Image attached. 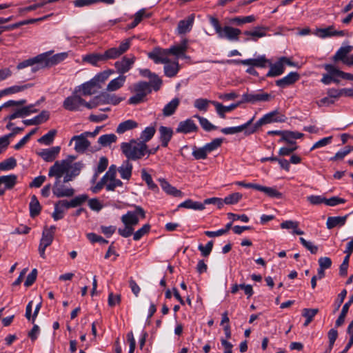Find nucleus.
I'll return each mask as SVG.
<instances>
[{
	"label": "nucleus",
	"instance_id": "f257e3e1",
	"mask_svg": "<svg viewBox=\"0 0 353 353\" xmlns=\"http://www.w3.org/2000/svg\"><path fill=\"white\" fill-rule=\"evenodd\" d=\"M83 168L81 162H76L72 165L67 160L57 161L50 168L48 176L54 177L55 181L52 188L53 194L57 198L71 197L74 194V190L65 183L73 181Z\"/></svg>",
	"mask_w": 353,
	"mask_h": 353
},
{
	"label": "nucleus",
	"instance_id": "f03ea898",
	"mask_svg": "<svg viewBox=\"0 0 353 353\" xmlns=\"http://www.w3.org/2000/svg\"><path fill=\"white\" fill-rule=\"evenodd\" d=\"M67 57V52L58 53L53 56H50V52H48L19 63L17 68L20 70L28 66H33L32 70L33 72H37L41 69L50 68L55 65Z\"/></svg>",
	"mask_w": 353,
	"mask_h": 353
},
{
	"label": "nucleus",
	"instance_id": "7ed1b4c3",
	"mask_svg": "<svg viewBox=\"0 0 353 353\" xmlns=\"http://www.w3.org/2000/svg\"><path fill=\"white\" fill-rule=\"evenodd\" d=\"M121 150L128 160L136 161L141 159L145 154L147 145L135 139H131L128 143H122Z\"/></svg>",
	"mask_w": 353,
	"mask_h": 353
},
{
	"label": "nucleus",
	"instance_id": "20e7f679",
	"mask_svg": "<svg viewBox=\"0 0 353 353\" xmlns=\"http://www.w3.org/2000/svg\"><path fill=\"white\" fill-rule=\"evenodd\" d=\"M209 20L211 25L214 27L218 37L220 39H226L229 41H238L241 30L230 26L221 27L219 19L214 17L210 16Z\"/></svg>",
	"mask_w": 353,
	"mask_h": 353
},
{
	"label": "nucleus",
	"instance_id": "39448f33",
	"mask_svg": "<svg viewBox=\"0 0 353 353\" xmlns=\"http://www.w3.org/2000/svg\"><path fill=\"white\" fill-rule=\"evenodd\" d=\"M56 227L52 225L48 228L45 227L42 233V237L40 240L39 246V252L40 256L43 259H46L45 250L47 247L50 245L54 239V231Z\"/></svg>",
	"mask_w": 353,
	"mask_h": 353
},
{
	"label": "nucleus",
	"instance_id": "423d86ee",
	"mask_svg": "<svg viewBox=\"0 0 353 353\" xmlns=\"http://www.w3.org/2000/svg\"><path fill=\"white\" fill-rule=\"evenodd\" d=\"M134 211H128L121 216V221L125 225H131L133 228L139 223L138 215H140L142 219L145 217V212L141 206L134 205Z\"/></svg>",
	"mask_w": 353,
	"mask_h": 353
},
{
	"label": "nucleus",
	"instance_id": "0eeeda50",
	"mask_svg": "<svg viewBox=\"0 0 353 353\" xmlns=\"http://www.w3.org/2000/svg\"><path fill=\"white\" fill-rule=\"evenodd\" d=\"M132 38L125 39L118 48H111L108 49L103 53L105 62L110 59H115L124 54L130 46Z\"/></svg>",
	"mask_w": 353,
	"mask_h": 353
},
{
	"label": "nucleus",
	"instance_id": "6e6552de",
	"mask_svg": "<svg viewBox=\"0 0 353 353\" xmlns=\"http://www.w3.org/2000/svg\"><path fill=\"white\" fill-rule=\"evenodd\" d=\"M78 90L76 89L72 95L65 98L63 103V107L69 111H77L80 110V107L83 105L84 99L79 95L77 94Z\"/></svg>",
	"mask_w": 353,
	"mask_h": 353
},
{
	"label": "nucleus",
	"instance_id": "1a4fd4ad",
	"mask_svg": "<svg viewBox=\"0 0 353 353\" xmlns=\"http://www.w3.org/2000/svg\"><path fill=\"white\" fill-rule=\"evenodd\" d=\"M87 137L84 132L80 135L74 136L69 144L71 145L72 141H74L75 151L78 153H83L90 145V142L87 139Z\"/></svg>",
	"mask_w": 353,
	"mask_h": 353
},
{
	"label": "nucleus",
	"instance_id": "9d476101",
	"mask_svg": "<svg viewBox=\"0 0 353 353\" xmlns=\"http://www.w3.org/2000/svg\"><path fill=\"white\" fill-rule=\"evenodd\" d=\"M272 99L270 94L260 91L256 93H245L242 95V101L255 103L258 101H268Z\"/></svg>",
	"mask_w": 353,
	"mask_h": 353
},
{
	"label": "nucleus",
	"instance_id": "9b49d317",
	"mask_svg": "<svg viewBox=\"0 0 353 353\" xmlns=\"http://www.w3.org/2000/svg\"><path fill=\"white\" fill-rule=\"evenodd\" d=\"M134 61L135 57L134 56L131 57H123L120 61L114 63V67L120 75H123L131 69Z\"/></svg>",
	"mask_w": 353,
	"mask_h": 353
},
{
	"label": "nucleus",
	"instance_id": "f8f14e48",
	"mask_svg": "<svg viewBox=\"0 0 353 353\" xmlns=\"http://www.w3.org/2000/svg\"><path fill=\"white\" fill-rule=\"evenodd\" d=\"M17 182V176L15 174L4 175L0 176V196L5 194L6 190L12 189Z\"/></svg>",
	"mask_w": 353,
	"mask_h": 353
},
{
	"label": "nucleus",
	"instance_id": "ddd939ff",
	"mask_svg": "<svg viewBox=\"0 0 353 353\" xmlns=\"http://www.w3.org/2000/svg\"><path fill=\"white\" fill-rule=\"evenodd\" d=\"M150 59H152L155 63H168L169 59L167 49L155 48L152 52L148 54Z\"/></svg>",
	"mask_w": 353,
	"mask_h": 353
},
{
	"label": "nucleus",
	"instance_id": "4468645a",
	"mask_svg": "<svg viewBox=\"0 0 353 353\" xmlns=\"http://www.w3.org/2000/svg\"><path fill=\"white\" fill-rule=\"evenodd\" d=\"M228 62H236L244 65L265 68L266 67V64L269 62V60H268L265 56H260L256 59H249L240 61L229 60Z\"/></svg>",
	"mask_w": 353,
	"mask_h": 353
},
{
	"label": "nucleus",
	"instance_id": "2eb2a0df",
	"mask_svg": "<svg viewBox=\"0 0 353 353\" xmlns=\"http://www.w3.org/2000/svg\"><path fill=\"white\" fill-rule=\"evenodd\" d=\"M198 127L193 120L188 119L185 121L179 122L176 129L177 133L188 134L198 131Z\"/></svg>",
	"mask_w": 353,
	"mask_h": 353
},
{
	"label": "nucleus",
	"instance_id": "dca6fc26",
	"mask_svg": "<svg viewBox=\"0 0 353 353\" xmlns=\"http://www.w3.org/2000/svg\"><path fill=\"white\" fill-rule=\"evenodd\" d=\"M37 112V110L34 109L32 105L25 106L21 108L16 110L12 114L6 117L4 119V120L8 119V120L11 121V120H13L18 117H26V116L30 114L31 113H34V112Z\"/></svg>",
	"mask_w": 353,
	"mask_h": 353
},
{
	"label": "nucleus",
	"instance_id": "f3484780",
	"mask_svg": "<svg viewBox=\"0 0 353 353\" xmlns=\"http://www.w3.org/2000/svg\"><path fill=\"white\" fill-rule=\"evenodd\" d=\"M300 78V75L296 72H291L283 78L276 81V85L281 88H285L294 84Z\"/></svg>",
	"mask_w": 353,
	"mask_h": 353
},
{
	"label": "nucleus",
	"instance_id": "a211bd4d",
	"mask_svg": "<svg viewBox=\"0 0 353 353\" xmlns=\"http://www.w3.org/2000/svg\"><path fill=\"white\" fill-rule=\"evenodd\" d=\"M268 30V28L265 26H256L253 30L244 31L243 34L246 36H249L250 38H247L246 40H252L256 41L259 38H261L266 36V31Z\"/></svg>",
	"mask_w": 353,
	"mask_h": 353
},
{
	"label": "nucleus",
	"instance_id": "6ab92c4d",
	"mask_svg": "<svg viewBox=\"0 0 353 353\" xmlns=\"http://www.w3.org/2000/svg\"><path fill=\"white\" fill-rule=\"evenodd\" d=\"M194 20V15L190 14L185 19L179 21L177 26V31L179 34H185L190 32Z\"/></svg>",
	"mask_w": 353,
	"mask_h": 353
},
{
	"label": "nucleus",
	"instance_id": "aec40b11",
	"mask_svg": "<svg viewBox=\"0 0 353 353\" xmlns=\"http://www.w3.org/2000/svg\"><path fill=\"white\" fill-rule=\"evenodd\" d=\"M159 132L161 145L164 148L167 147L174 134L172 129L169 127L161 126L159 128Z\"/></svg>",
	"mask_w": 353,
	"mask_h": 353
},
{
	"label": "nucleus",
	"instance_id": "412c9836",
	"mask_svg": "<svg viewBox=\"0 0 353 353\" xmlns=\"http://www.w3.org/2000/svg\"><path fill=\"white\" fill-rule=\"evenodd\" d=\"M270 70L266 74L268 77H275L280 76L285 71V65H283V62L281 61L280 59L275 63H272L271 62H268Z\"/></svg>",
	"mask_w": 353,
	"mask_h": 353
},
{
	"label": "nucleus",
	"instance_id": "4be33fe9",
	"mask_svg": "<svg viewBox=\"0 0 353 353\" xmlns=\"http://www.w3.org/2000/svg\"><path fill=\"white\" fill-rule=\"evenodd\" d=\"M159 181L162 189L168 194L175 197H182L183 196V193L181 190H177L175 187L172 186L165 179H159Z\"/></svg>",
	"mask_w": 353,
	"mask_h": 353
},
{
	"label": "nucleus",
	"instance_id": "5701e85b",
	"mask_svg": "<svg viewBox=\"0 0 353 353\" xmlns=\"http://www.w3.org/2000/svg\"><path fill=\"white\" fill-rule=\"evenodd\" d=\"M61 150L59 146L52 147L48 149L43 150L39 155L43 158V160L48 162L54 161Z\"/></svg>",
	"mask_w": 353,
	"mask_h": 353
},
{
	"label": "nucleus",
	"instance_id": "b1692460",
	"mask_svg": "<svg viewBox=\"0 0 353 353\" xmlns=\"http://www.w3.org/2000/svg\"><path fill=\"white\" fill-rule=\"evenodd\" d=\"M132 164L129 160L126 159L123 162L121 165L118 168L121 177L124 180H130L132 173Z\"/></svg>",
	"mask_w": 353,
	"mask_h": 353
},
{
	"label": "nucleus",
	"instance_id": "393cba45",
	"mask_svg": "<svg viewBox=\"0 0 353 353\" xmlns=\"http://www.w3.org/2000/svg\"><path fill=\"white\" fill-rule=\"evenodd\" d=\"M353 50V46H346L341 47L336 54L334 55L332 59L334 61H341L345 64V60L348 59L347 54L350 53Z\"/></svg>",
	"mask_w": 353,
	"mask_h": 353
},
{
	"label": "nucleus",
	"instance_id": "a878e982",
	"mask_svg": "<svg viewBox=\"0 0 353 353\" xmlns=\"http://www.w3.org/2000/svg\"><path fill=\"white\" fill-rule=\"evenodd\" d=\"M241 103L242 102L241 101L236 103H232L228 106H224L221 103H219L217 101H212V104H213L215 106L218 114L220 116V117L223 119L225 117V112H230L234 110L241 104Z\"/></svg>",
	"mask_w": 353,
	"mask_h": 353
},
{
	"label": "nucleus",
	"instance_id": "bb28decb",
	"mask_svg": "<svg viewBox=\"0 0 353 353\" xmlns=\"http://www.w3.org/2000/svg\"><path fill=\"white\" fill-rule=\"evenodd\" d=\"M325 70L332 74H335L337 77H341L343 79H347L353 81V74L347 73L337 69L334 65L332 64H325L323 65Z\"/></svg>",
	"mask_w": 353,
	"mask_h": 353
},
{
	"label": "nucleus",
	"instance_id": "cd10ccee",
	"mask_svg": "<svg viewBox=\"0 0 353 353\" xmlns=\"http://www.w3.org/2000/svg\"><path fill=\"white\" fill-rule=\"evenodd\" d=\"M263 118L265 124L274 122H284L285 121V116L280 114L277 110H274L265 114Z\"/></svg>",
	"mask_w": 353,
	"mask_h": 353
},
{
	"label": "nucleus",
	"instance_id": "c85d7f7f",
	"mask_svg": "<svg viewBox=\"0 0 353 353\" xmlns=\"http://www.w3.org/2000/svg\"><path fill=\"white\" fill-rule=\"evenodd\" d=\"M254 117L250 119L247 123L236 127L224 128L221 130V132L225 134H232L246 130L254 121Z\"/></svg>",
	"mask_w": 353,
	"mask_h": 353
},
{
	"label": "nucleus",
	"instance_id": "c756f323",
	"mask_svg": "<svg viewBox=\"0 0 353 353\" xmlns=\"http://www.w3.org/2000/svg\"><path fill=\"white\" fill-rule=\"evenodd\" d=\"M348 215L343 216H329L327 219L326 226L330 230L336 226H343L345 225Z\"/></svg>",
	"mask_w": 353,
	"mask_h": 353
},
{
	"label": "nucleus",
	"instance_id": "7c9ffc66",
	"mask_svg": "<svg viewBox=\"0 0 353 353\" xmlns=\"http://www.w3.org/2000/svg\"><path fill=\"white\" fill-rule=\"evenodd\" d=\"M187 41L183 40L181 44L173 46L170 48L167 49L169 54H173L177 57L184 56L187 50Z\"/></svg>",
	"mask_w": 353,
	"mask_h": 353
},
{
	"label": "nucleus",
	"instance_id": "2f4dec72",
	"mask_svg": "<svg viewBox=\"0 0 353 353\" xmlns=\"http://www.w3.org/2000/svg\"><path fill=\"white\" fill-rule=\"evenodd\" d=\"M138 127V123L134 120H127L121 122L117 128L116 132L118 134H123L126 131L134 129Z\"/></svg>",
	"mask_w": 353,
	"mask_h": 353
},
{
	"label": "nucleus",
	"instance_id": "473e14b6",
	"mask_svg": "<svg viewBox=\"0 0 353 353\" xmlns=\"http://www.w3.org/2000/svg\"><path fill=\"white\" fill-rule=\"evenodd\" d=\"M180 100L179 98H174L171 101H170L168 104L165 105L163 109V114L164 117H170L172 115L178 106L179 105Z\"/></svg>",
	"mask_w": 353,
	"mask_h": 353
},
{
	"label": "nucleus",
	"instance_id": "72a5a7b5",
	"mask_svg": "<svg viewBox=\"0 0 353 353\" xmlns=\"http://www.w3.org/2000/svg\"><path fill=\"white\" fill-rule=\"evenodd\" d=\"M126 77L119 75L117 78L112 79L107 85L106 90L109 92L116 91L121 88L125 81Z\"/></svg>",
	"mask_w": 353,
	"mask_h": 353
},
{
	"label": "nucleus",
	"instance_id": "f704fd0d",
	"mask_svg": "<svg viewBox=\"0 0 353 353\" xmlns=\"http://www.w3.org/2000/svg\"><path fill=\"white\" fill-rule=\"evenodd\" d=\"M165 64L164 72L165 76L168 77H175L179 70V63L177 61L171 62L169 60V62Z\"/></svg>",
	"mask_w": 353,
	"mask_h": 353
},
{
	"label": "nucleus",
	"instance_id": "c9c22d12",
	"mask_svg": "<svg viewBox=\"0 0 353 353\" xmlns=\"http://www.w3.org/2000/svg\"><path fill=\"white\" fill-rule=\"evenodd\" d=\"M30 215L32 218L38 216L41 210V206L39 203L37 197L35 195L31 196V201L29 205Z\"/></svg>",
	"mask_w": 353,
	"mask_h": 353
},
{
	"label": "nucleus",
	"instance_id": "e433bc0d",
	"mask_svg": "<svg viewBox=\"0 0 353 353\" xmlns=\"http://www.w3.org/2000/svg\"><path fill=\"white\" fill-rule=\"evenodd\" d=\"M83 61L89 63L92 65H97L99 62H105L103 53H92L83 57Z\"/></svg>",
	"mask_w": 353,
	"mask_h": 353
},
{
	"label": "nucleus",
	"instance_id": "4c0bfd02",
	"mask_svg": "<svg viewBox=\"0 0 353 353\" xmlns=\"http://www.w3.org/2000/svg\"><path fill=\"white\" fill-rule=\"evenodd\" d=\"M95 88H97V86L91 79L90 81L83 83L81 87H79V90L81 91L83 95L90 96L96 92Z\"/></svg>",
	"mask_w": 353,
	"mask_h": 353
},
{
	"label": "nucleus",
	"instance_id": "58836bf2",
	"mask_svg": "<svg viewBox=\"0 0 353 353\" xmlns=\"http://www.w3.org/2000/svg\"><path fill=\"white\" fill-rule=\"evenodd\" d=\"M100 98L102 99V103L117 105L122 100V98L118 97L115 94H110L107 92H102L100 94Z\"/></svg>",
	"mask_w": 353,
	"mask_h": 353
},
{
	"label": "nucleus",
	"instance_id": "ea45409f",
	"mask_svg": "<svg viewBox=\"0 0 353 353\" xmlns=\"http://www.w3.org/2000/svg\"><path fill=\"white\" fill-rule=\"evenodd\" d=\"M178 207L187 209H192L194 210H203L205 209V206L202 203L194 201L192 199L185 200V201L180 203Z\"/></svg>",
	"mask_w": 353,
	"mask_h": 353
},
{
	"label": "nucleus",
	"instance_id": "a19ab883",
	"mask_svg": "<svg viewBox=\"0 0 353 353\" xmlns=\"http://www.w3.org/2000/svg\"><path fill=\"white\" fill-rule=\"evenodd\" d=\"M113 73L114 70L111 69L106 70L97 74L92 79V80L95 83L97 88H100L101 86L99 85V83L105 82L109 78L110 75Z\"/></svg>",
	"mask_w": 353,
	"mask_h": 353
},
{
	"label": "nucleus",
	"instance_id": "79ce46f5",
	"mask_svg": "<svg viewBox=\"0 0 353 353\" xmlns=\"http://www.w3.org/2000/svg\"><path fill=\"white\" fill-rule=\"evenodd\" d=\"M258 190L264 192L267 196L271 198L281 199L283 196V194L274 188L259 185Z\"/></svg>",
	"mask_w": 353,
	"mask_h": 353
},
{
	"label": "nucleus",
	"instance_id": "37998d69",
	"mask_svg": "<svg viewBox=\"0 0 353 353\" xmlns=\"http://www.w3.org/2000/svg\"><path fill=\"white\" fill-rule=\"evenodd\" d=\"M318 312L319 309L317 308H304L302 311V316L306 319L303 323V326L307 327L312 321L313 318L317 314Z\"/></svg>",
	"mask_w": 353,
	"mask_h": 353
},
{
	"label": "nucleus",
	"instance_id": "c03bdc74",
	"mask_svg": "<svg viewBox=\"0 0 353 353\" xmlns=\"http://www.w3.org/2000/svg\"><path fill=\"white\" fill-rule=\"evenodd\" d=\"M256 17L254 15H250L246 17H236L230 19L229 22L231 24H235L237 26H241L244 23H250L255 21Z\"/></svg>",
	"mask_w": 353,
	"mask_h": 353
},
{
	"label": "nucleus",
	"instance_id": "a18cd8bd",
	"mask_svg": "<svg viewBox=\"0 0 353 353\" xmlns=\"http://www.w3.org/2000/svg\"><path fill=\"white\" fill-rule=\"evenodd\" d=\"M134 91L137 94H143L144 97L151 92L150 83L145 81H140L134 85Z\"/></svg>",
	"mask_w": 353,
	"mask_h": 353
},
{
	"label": "nucleus",
	"instance_id": "49530a36",
	"mask_svg": "<svg viewBox=\"0 0 353 353\" xmlns=\"http://www.w3.org/2000/svg\"><path fill=\"white\" fill-rule=\"evenodd\" d=\"M155 132L156 129L154 126L145 128L141 134L139 142L146 143V142L149 141L154 137Z\"/></svg>",
	"mask_w": 353,
	"mask_h": 353
},
{
	"label": "nucleus",
	"instance_id": "de8ad7c7",
	"mask_svg": "<svg viewBox=\"0 0 353 353\" xmlns=\"http://www.w3.org/2000/svg\"><path fill=\"white\" fill-rule=\"evenodd\" d=\"M23 130H24L23 128H19V127L13 128L12 130V132L1 137L5 150L7 149L8 146L10 144V141H9L10 138L14 137L17 134L19 133L20 132H22Z\"/></svg>",
	"mask_w": 353,
	"mask_h": 353
},
{
	"label": "nucleus",
	"instance_id": "09e8293b",
	"mask_svg": "<svg viewBox=\"0 0 353 353\" xmlns=\"http://www.w3.org/2000/svg\"><path fill=\"white\" fill-rule=\"evenodd\" d=\"M17 166V160L14 157H10L0 162V171H8L14 169Z\"/></svg>",
	"mask_w": 353,
	"mask_h": 353
},
{
	"label": "nucleus",
	"instance_id": "8fccbe9b",
	"mask_svg": "<svg viewBox=\"0 0 353 353\" xmlns=\"http://www.w3.org/2000/svg\"><path fill=\"white\" fill-rule=\"evenodd\" d=\"M57 130L53 129L38 139V142L47 145H50L57 134Z\"/></svg>",
	"mask_w": 353,
	"mask_h": 353
},
{
	"label": "nucleus",
	"instance_id": "3c124183",
	"mask_svg": "<svg viewBox=\"0 0 353 353\" xmlns=\"http://www.w3.org/2000/svg\"><path fill=\"white\" fill-rule=\"evenodd\" d=\"M117 137L114 134H108L101 136L99 138L98 143L103 146H107L116 142Z\"/></svg>",
	"mask_w": 353,
	"mask_h": 353
},
{
	"label": "nucleus",
	"instance_id": "603ef678",
	"mask_svg": "<svg viewBox=\"0 0 353 353\" xmlns=\"http://www.w3.org/2000/svg\"><path fill=\"white\" fill-rule=\"evenodd\" d=\"M141 179L146 183L149 189L152 190H158V187L152 181L151 175L145 169L141 170Z\"/></svg>",
	"mask_w": 353,
	"mask_h": 353
},
{
	"label": "nucleus",
	"instance_id": "864d4df0",
	"mask_svg": "<svg viewBox=\"0 0 353 353\" xmlns=\"http://www.w3.org/2000/svg\"><path fill=\"white\" fill-rule=\"evenodd\" d=\"M334 27L330 26L326 28L316 29L315 34L321 38L333 37Z\"/></svg>",
	"mask_w": 353,
	"mask_h": 353
},
{
	"label": "nucleus",
	"instance_id": "5fc2aeb1",
	"mask_svg": "<svg viewBox=\"0 0 353 353\" xmlns=\"http://www.w3.org/2000/svg\"><path fill=\"white\" fill-rule=\"evenodd\" d=\"M212 101H209L206 99H197L194 101V105L196 108L201 111H207L209 103H212Z\"/></svg>",
	"mask_w": 353,
	"mask_h": 353
},
{
	"label": "nucleus",
	"instance_id": "6e6d98bb",
	"mask_svg": "<svg viewBox=\"0 0 353 353\" xmlns=\"http://www.w3.org/2000/svg\"><path fill=\"white\" fill-rule=\"evenodd\" d=\"M194 117H196L199 119L201 127L205 131L209 132V131L216 130L217 128L216 126L212 125L207 119H205L204 117H200L199 115H195Z\"/></svg>",
	"mask_w": 353,
	"mask_h": 353
},
{
	"label": "nucleus",
	"instance_id": "4d7b16f0",
	"mask_svg": "<svg viewBox=\"0 0 353 353\" xmlns=\"http://www.w3.org/2000/svg\"><path fill=\"white\" fill-rule=\"evenodd\" d=\"M242 194L239 192L232 193L224 199L225 204L233 205L237 203L241 199Z\"/></svg>",
	"mask_w": 353,
	"mask_h": 353
},
{
	"label": "nucleus",
	"instance_id": "13d9d810",
	"mask_svg": "<svg viewBox=\"0 0 353 353\" xmlns=\"http://www.w3.org/2000/svg\"><path fill=\"white\" fill-rule=\"evenodd\" d=\"M294 132L292 131H284L281 138L279 140L281 141H285L289 143L291 146L296 145V141H294Z\"/></svg>",
	"mask_w": 353,
	"mask_h": 353
},
{
	"label": "nucleus",
	"instance_id": "bf43d9fd",
	"mask_svg": "<svg viewBox=\"0 0 353 353\" xmlns=\"http://www.w3.org/2000/svg\"><path fill=\"white\" fill-rule=\"evenodd\" d=\"M223 142V139L220 138H217L214 139L212 142L207 143L204 145V148L205 150H207L208 152H211L212 151L217 149L219 147L221 146V143Z\"/></svg>",
	"mask_w": 353,
	"mask_h": 353
},
{
	"label": "nucleus",
	"instance_id": "052dcab7",
	"mask_svg": "<svg viewBox=\"0 0 353 353\" xmlns=\"http://www.w3.org/2000/svg\"><path fill=\"white\" fill-rule=\"evenodd\" d=\"M37 128L32 129L28 134H27L23 139L20 140L14 146L15 150L21 149L30 139V137L36 133Z\"/></svg>",
	"mask_w": 353,
	"mask_h": 353
},
{
	"label": "nucleus",
	"instance_id": "680f3d73",
	"mask_svg": "<svg viewBox=\"0 0 353 353\" xmlns=\"http://www.w3.org/2000/svg\"><path fill=\"white\" fill-rule=\"evenodd\" d=\"M150 230L149 224H145L141 228L134 233L133 239L134 241L139 240L143 235L148 233Z\"/></svg>",
	"mask_w": 353,
	"mask_h": 353
},
{
	"label": "nucleus",
	"instance_id": "e2e57ef3",
	"mask_svg": "<svg viewBox=\"0 0 353 353\" xmlns=\"http://www.w3.org/2000/svg\"><path fill=\"white\" fill-rule=\"evenodd\" d=\"M108 165V160L105 157H101L99 159V162L97 166V169L95 174V177L98 176L99 174L104 172Z\"/></svg>",
	"mask_w": 353,
	"mask_h": 353
},
{
	"label": "nucleus",
	"instance_id": "0e129e2a",
	"mask_svg": "<svg viewBox=\"0 0 353 353\" xmlns=\"http://www.w3.org/2000/svg\"><path fill=\"white\" fill-rule=\"evenodd\" d=\"M345 200L338 196H332L330 199H325V204L329 206H335L339 204L345 203Z\"/></svg>",
	"mask_w": 353,
	"mask_h": 353
},
{
	"label": "nucleus",
	"instance_id": "69168bd1",
	"mask_svg": "<svg viewBox=\"0 0 353 353\" xmlns=\"http://www.w3.org/2000/svg\"><path fill=\"white\" fill-rule=\"evenodd\" d=\"M88 197L86 194H81L74 197V199L70 200V204L72 205V208H76L77 206L81 205L88 199Z\"/></svg>",
	"mask_w": 353,
	"mask_h": 353
},
{
	"label": "nucleus",
	"instance_id": "338daca9",
	"mask_svg": "<svg viewBox=\"0 0 353 353\" xmlns=\"http://www.w3.org/2000/svg\"><path fill=\"white\" fill-rule=\"evenodd\" d=\"M88 197L86 194H81L74 197V199L70 200V204L72 205V208H76L77 206L81 205L88 199Z\"/></svg>",
	"mask_w": 353,
	"mask_h": 353
},
{
	"label": "nucleus",
	"instance_id": "774afa93",
	"mask_svg": "<svg viewBox=\"0 0 353 353\" xmlns=\"http://www.w3.org/2000/svg\"><path fill=\"white\" fill-rule=\"evenodd\" d=\"M301 244L307 249L312 254H316L318 251V247L313 245L311 242L306 241L304 238L299 239Z\"/></svg>",
	"mask_w": 353,
	"mask_h": 353
}]
</instances>
